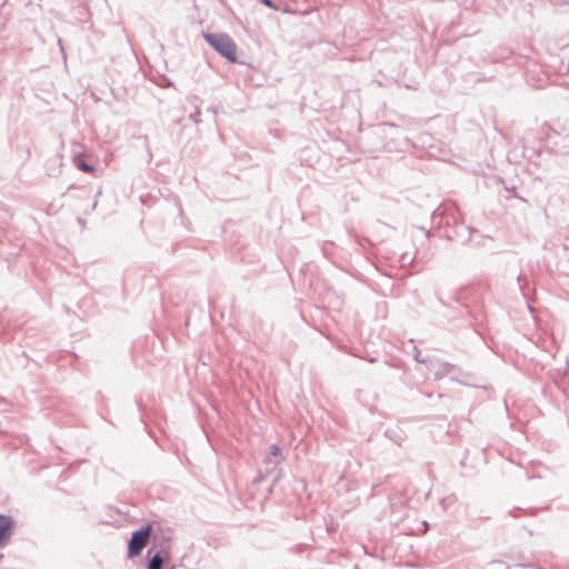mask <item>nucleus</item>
<instances>
[{"label":"nucleus","instance_id":"1","mask_svg":"<svg viewBox=\"0 0 569 569\" xmlns=\"http://www.w3.org/2000/svg\"><path fill=\"white\" fill-rule=\"evenodd\" d=\"M206 40L228 60L236 61L237 47L231 38L224 34H208L206 36Z\"/></svg>","mask_w":569,"mask_h":569},{"label":"nucleus","instance_id":"2","mask_svg":"<svg viewBox=\"0 0 569 569\" xmlns=\"http://www.w3.org/2000/svg\"><path fill=\"white\" fill-rule=\"evenodd\" d=\"M152 528L151 526H147L138 531L132 533V537L128 543V557L134 558L141 553L143 548L148 545L149 538L151 536Z\"/></svg>","mask_w":569,"mask_h":569},{"label":"nucleus","instance_id":"3","mask_svg":"<svg viewBox=\"0 0 569 569\" xmlns=\"http://www.w3.org/2000/svg\"><path fill=\"white\" fill-rule=\"evenodd\" d=\"M12 521L9 517L0 516V547L9 539Z\"/></svg>","mask_w":569,"mask_h":569},{"label":"nucleus","instance_id":"4","mask_svg":"<svg viewBox=\"0 0 569 569\" xmlns=\"http://www.w3.org/2000/svg\"><path fill=\"white\" fill-rule=\"evenodd\" d=\"M162 562V558L157 555L150 560L148 569H161Z\"/></svg>","mask_w":569,"mask_h":569},{"label":"nucleus","instance_id":"5","mask_svg":"<svg viewBox=\"0 0 569 569\" xmlns=\"http://www.w3.org/2000/svg\"><path fill=\"white\" fill-rule=\"evenodd\" d=\"M77 167H78V169H80V170H82L84 172H88V173H92L93 172V167L88 164L84 161H78L77 162Z\"/></svg>","mask_w":569,"mask_h":569},{"label":"nucleus","instance_id":"6","mask_svg":"<svg viewBox=\"0 0 569 569\" xmlns=\"http://www.w3.org/2000/svg\"><path fill=\"white\" fill-rule=\"evenodd\" d=\"M270 455L278 457L281 455V449L278 445H271L269 448Z\"/></svg>","mask_w":569,"mask_h":569},{"label":"nucleus","instance_id":"7","mask_svg":"<svg viewBox=\"0 0 569 569\" xmlns=\"http://www.w3.org/2000/svg\"><path fill=\"white\" fill-rule=\"evenodd\" d=\"M262 3H264L266 6L270 7V8H274V4L272 2V0H261Z\"/></svg>","mask_w":569,"mask_h":569}]
</instances>
